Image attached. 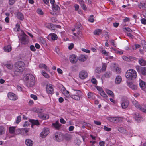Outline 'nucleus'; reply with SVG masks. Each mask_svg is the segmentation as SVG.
<instances>
[{
  "mask_svg": "<svg viewBox=\"0 0 146 146\" xmlns=\"http://www.w3.org/2000/svg\"><path fill=\"white\" fill-rule=\"evenodd\" d=\"M15 127H10L9 128V132L10 133L12 134L14 133Z\"/></svg>",
  "mask_w": 146,
  "mask_h": 146,
  "instance_id": "38",
  "label": "nucleus"
},
{
  "mask_svg": "<svg viewBox=\"0 0 146 146\" xmlns=\"http://www.w3.org/2000/svg\"><path fill=\"white\" fill-rule=\"evenodd\" d=\"M22 131L24 135L26 136L28 135L27 133L29 131V130L28 129H22Z\"/></svg>",
  "mask_w": 146,
  "mask_h": 146,
  "instance_id": "36",
  "label": "nucleus"
},
{
  "mask_svg": "<svg viewBox=\"0 0 146 146\" xmlns=\"http://www.w3.org/2000/svg\"><path fill=\"white\" fill-rule=\"evenodd\" d=\"M102 52L104 54L106 55V56H108V52H107L106 51L104 50H102Z\"/></svg>",
  "mask_w": 146,
  "mask_h": 146,
  "instance_id": "64",
  "label": "nucleus"
},
{
  "mask_svg": "<svg viewBox=\"0 0 146 146\" xmlns=\"http://www.w3.org/2000/svg\"><path fill=\"white\" fill-rule=\"evenodd\" d=\"M74 46V45L72 43H71L70 44V45L68 47V48L70 50H71V49H72L73 48Z\"/></svg>",
  "mask_w": 146,
  "mask_h": 146,
  "instance_id": "63",
  "label": "nucleus"
},
{
  "mask_svg": "<svg viewBox=\"0 0 146 146\" xmlns=\"http://www.w3.org/2000/svg\"><path fill=\"white\" fill-rule=\"evenodd\" d=\"M136 58L133 57H129V58H128L126 56H124L123 57V60L127 61H131V59H135Z\"/></svg>",
  "mask_w": 146,
  "mask_h": 146,
  "instance_id": "32",
  "label": "nucleus"
},
{
  "mask_svg": "<svg viewBox=\"0 0 146 146\" xmlns=\"http://www.w3.org/2000/svg\"><path fill=\"white\" fill-rule=\"evenodd\" d=\"M100 95L104 98H108V96L105 94V92L103 91H102L100 93Z\"/></svg>",
  "mask_w": 146,
  "mask_h": 146,
  "instance_id": "42",
  "label": "nucleus"
},
{
  "mask_svg": "<svg viewBox=\"0 0 146 146\" xmlns=\"http://www.w3.org/2000/svg\"><path fill=\"white\" fill-rule=\"evenodd\" d=\"M3 64L8 69L11 70L13 68V65L10 62L7 61L4 62Z\"/></svg>",
  "mask_w": 146,
  "mask_h": 146,
  "instance_id": "10",
  "label": "nucleus"
},
{
  "mask_svg": "<svg viewBox=\"0 0 146 146\" xmlns=\"http://www.w3.org/2000/svg\"><path fill=\"white\" fill-rule=\"evenodd\" d=\"M17 17L19 19L23 20L24 19V16L23 14L20 12H18L17 13Z\"/></svg>",
  "mask_w": 146,
  "mask_h": 146,
  "instance_id": "29",
  "label": "nucleus"
},
{
  "mask_svg": "<svg viewBox=\"0 0 146 146\" xmlns=\"http://www.w3.org/2000/svg\"><path fill=\"white\" fill-rule=\"evenodd\" d=\"M29 121L32 123L31 127L33 128V126L34 125H36L38 126L39 125V122L38 120H34L33 119H30Z\"/></svg>",
  "mask_w": 146,
  "mask_h": 146,
  "instance_id": "15",
  "label": "nucleus"
},
{
  "mask_svg": "<svg viewBox=\"0 0 146 146\" xmlns=\"http://www.w3.org/2000/svg\"><path fill=\"white\" fill-rule=\"evenodd\" d=\"M93 15H91L90 17L88 19V21L91 22H93L94 21V19L93 18Z\"/></svg>",
  "mask_w": 146,
  "mask_h": 146,
  "instance_id": "44",
  "label": "nucleus"
},
{
  "mask_svg": "<svg viewBox=\"0 0 146 146\" xmlns=\"http://www.w3.org/2000/svg\"><path fill=\"white\" fill-rule=\"evenodd\" d=\"M127 84L128 86L132 90H136L137 88V86L133 84L131 82H128Z\"/></svg>",
  "mask_w": 146,
  "mask_h": 146,
  "instance_id": "19",
  "label": "nucleus"
},
{
  "mask_svg": "<svg viewBox=\"0 0 146 146\" xmlns=\"http://www.w3.org/2000/svg\"><path fill=\"white\" fill-rule=\"evenodd\" d=\"M46 90L47 92L49 94L52 93L54 91L52 85L51 84H47L46 85Z\"/></svg>",
  "mask_w": 146,
  "mask_h": 146,
  "instance_id": "7",
  "label": "nucleus"
},
{
  "mask_svg": "<svg viewBox=\"0 0 146 146\" xmlns=\"http://www.w3.org/2000/svg\"><path fill=\"white\" fill-rule=\"evenodd\" d=\"M80 90H77L72 89L71 91V94H69L70 97L76 100H79L80 99V97L79 96L80 94Z\"/></svg>",
  "mask_w": 146,
  "mask_h": 146,
  "instance_id": "4",
  "label": "nucleus"
},
{
  "mask_svg": "<svg viewBox=\"0 0 146 146\" xmlns=\"http://www.w3.org/2000/svg\"><path fill=\"white\" fill-rule=\"evenodd\" d=\"M60 122L62 124H65L66 123V121L62 118L60 119Z\"/></svg>",
  "mask_w": 146,
  "mask_h": 146,
  "instance_id": "61",
  "label": "nucleus"
},
{
  "mask_svg": "<svg viewBox=\"0 0 146 146\" xmlns=\"http://www.w3.org/2000/svg\"><path fill=\"white\" fill-rule=\"evenodd\" d=\"M71 138L72 137L70 135L66 134L65 135V138L66 140H70Z\"/></svg>",
  "mask_w": 146,
  "mask_h": 146,
  "instance_id": "39",
  "label": "nucleus"
},
{
  "mask_svg": "<svg viewBox=\"0 0 146 146\" xmlns=\"http://www.w3.org/2000/svg\"><path fill=\"white\" fill-rule=\"evenodd\" d=\"M87 56L80 55L78 57V60L80 61L84 62L87 59Z\"/></svg>",
  "mask_w": 146,
  "mask_h": 146,
  "instance_id": "22",
  "label": "nucleus"
},
{
  "mask_svg": "<svg viewBox=\"0 0 146 146\" xmlns=\"http://www.w3.org/2000/svg\"><path fill=\"white\" fill-rule=\"evenodd\" d=\"M105 143V142L104 141H102L100 142L99 144L100 146H104Z\"/></svg>",
  "mask_w": 146,
  "mask_h": 146,
  "instance_id": "58",
  "label": "nucleus"
},
{
  "mask_svg": "<svg viewBox=\"0 0 146 146\" xmlns=\"http://www.w3.org/2000/svg\"><path fill=\"white\" fill-rule=\"evenodd\" d=\"M21 117L20 116H18L17 118L16 122L18 124L21 121Z\"/></svg>",
  "mask_w": 146,
  "mask_h": 146,
  "instance_id": "48",
  "label": "nucleus"
},
{
  "mask_svg": "<svg viewBox=\"0 0 146 146\" xmlns=\"http://www.w3.org/2000/svg\"><path fill=\"white\" fill-rule=\"evenodd\" d=\"M124 30L125 31H128L129 32H132V30L129 27H125L124 28Z\"/></svg>",
  "mask_w": 146,
  "mask_h": 146,
  "instance_id": "54",
  "label": "nucleus"
},
{
  "mask_svg": "<svg viewBox=\"0 0 146 146\" xmlns=\"http://www.w3.org/2000/svg\"><path fill=\"white\" fill-rule=\"evenodd\" d=\"M136 68L139 73L143 76L146 75V67H140L138 65L136 66Z\"/></svg>",
  "mask_w": 146,
  "mask_h": 146,
  "instance_id": "6",
  "label": "nucleus"
},
{
  "mask_svg": "<svg viewBox=\"0 0 146 146\" xmlns=\"http://www.w3.org/2000/svg\"><path fill=\"white\" fill-rule=\"evenodd\" d=\"M129 104V102L126 100L123 102L121 104V106L123 108H126L128 106Z\"/></svg>",
  "mask_w": 146,
  "mask_h": 146,
  "instance_id": "23",
  "label": "nucleus"
},
{
  "mask_svg": "<svg viewBox=\"0 0 146 146\" xmlns=\"http://www.w3.org/2000/svg\"><path fill=\"white\" fill-rule=\"evenodd\" d=\"M42 74L46 78H48L49 77L48 74L44 72H43Z\"/></svg>",
  "mask_w": 146,
  "mask_h": 146,
  "instance_id": "49",
  "label": "nucleus"
},
{
  "mask_svg": "<svg viewBox=\"0 0 146 146\" xmlns=\"http://www.w3.org/2000/svg\"><path fill=\"white\" fill-rule=\"evenodd\" d=\"M81 6L84 10H86L87 9V8L86 5L84 3H81Z\"/></svg>",
  "mask_w": 146,
  "mask_h": 146,
  "instance_id": "46",
  "label": "nucleus"
},
{
  "mask_svg": "<svg viewBox=\"0 0 146 146\" xmlns=\"http://www.w3.org/2000/svg\"><path fill=\"white\" fill-rule=\"evenodd\" d=\"M34 76L31 74L26 75L25 80L27 81V86L28 87H31L33 86L35 83Z\"/></svg>",
  "mask_w": 146,
  "mask_h": 146,
  "instance_id": "2",
  "label": "nucleus"
},
{
  "mask_svg": "<svg viewBox=\"0 0 146 146\" xmlns=\"http://www.w3.org/2000/svg\"><path fill=\"white\" fill-rule=\"evenodd\" d=\"M52 125L56 129L59 130L60 128L61 125L59 123L58 121H57L55 123H52Z\"/></svg>",
  "mask_w": 146,
  "mask_h": 146,
  "instance_id": "16",
  "label": "nucleus"
},
{
  "mask_svg": "<svg viewBox=\"0 0 146 146\" xmlns=\"http://www.w3.org/2000/svg\"><path fill=\"white\" fill-rule=\"evenodd\" d=\"M4 50L5 51L7 52H9L11 50V47L10 45H8L5 46L4 47Z\"/></svg>",
  "mask_w": 146,
  "mask_h": 146,
  "instance_id": "31",
  "label": "nucleus"
},
{
  "mask_svg": "<svg viewBox=\"0 0 146 146\" xmlns=\"http://www.w3.org/2000/svg\"><path fill=\"white\" fill-rule=\"evenodd\" d=\"M49 133V130L48 128H44L42 132L40 134V136L42 138L45 137Z\"/></svg>",
  "mask_w": 146,
  "mask_h": 146,
  "instance_id": "9",
  "label": "nucleus"
},
{
  "mask_svg": "<svg viewBox=\"0 0 146 146\" xmlns=\"http://www.w3.org/2000/svg\"><path fill=\"white\" fill-rule=\"evenodd\" d=\"M134 117L135 120L138 122H139L141 119V116L138 113L134 115Z\"/></svg>",
  "mask_w": 146,
  "mask_h": 146,
  "instance_id": "24",
  "label": "nucleus"
},
{
  "mask_svg": "<svg viewBox=\"0 0 146 146\" xmlns=\"http://www.w3.org/2000/svg\"><path fill=\"white\" fill-rule=\"evenodd\" d=\"M16 0H9V3L11 5H13L15 2Z\"/></svg>",
  "mask_w": 146,
  "mask_h": 146,
  "instance_id": "50",
  "label": "nucleus"
},
{
  "mask_svg": "<svg viewBox=\"0 0 146 146\" xmlns=\"http://www.w3.org/2000/svg\"><path fill=\"white\" fill-rule=\"evenodd\" d=\"M8 96L9 99L12 100H15L17 99L15 94L13 93H9Z\"/></svg>",
  "mask_w": 146,
  "mask_h": 146,
  "instance_id": "12",
  "label": "nucleus"
},
{
  "mask_svg": "<svg viewBox=\"0 0 146 146\" xmlns=\"http://www.w3.org/2000/svg\"><path fill=\"white\" fill-rule=\"evenodd\" d=\"M16 27L17 28V31H20V25L19 23H17L16 25Z\"/></svg>",
  "mask_w": 146,
  "mask_h": 146,
  "instance_id": "47",
  "label": "nucleus"
},
{
  "mask_svg": "<svg viewBox=\"0 0 146 146\" xmlns=\"http://www.w3.org/2000/svg\"><path fill=\"white\" fill-rule=\"evenodd\" d=\"M25 143L27 146H32L33 144V142L31 140L28 139L25 140Z\"/></svg>",
  "mask_w": 146,
  "mask_h": 146,
  "instance_id": "17",
  "label": "nucleus"
},
{
  "mask_svg": "<svg viewBox=\"0 0 146 146\" xmlns=\"http://www.w3.org/2000/svg\"><path fill=\"white\" fill-rule=\"evenodd\" d=\"M141 23L144 24H146V19L144 18H143L141 20Z\"/></svg>",
  "mask_w": 146,
  "mask_h": 146,
  "instance_id": "59",
  "label": "nucleus"
},
{
  "mask_svg": "<svg viewBox=\"0 0 146 146\" xmlns=\"http://www.w3.org/2000/svg\"><path fill=\"white\" fill-rule=\"evenodd\" d=\"M88 98H89L92 99L94 98V95L91 92H89L88 94Z\"/></svg>",
  "mask_w": 146,
  "mask_h": 146,
  "instance_id": "40",
  "label": "nucleus"
},
{
  "mask_svg": "<svg viewBox=\"0 0 146 146\" xmlns=\"http://www.w3.org/2000/svg\"><path fill=\"white\" fill-rule=\"evenodd\" d=\"M104 129L107 131H110L111 130V129L106 127V126H104Z\"/></svg>",
  "mask_w": 146,
  "mask_h": 146,
  "instance_id": "52",
  "label": "nucleus"
},
{
  "mask_svg": "<svg viewBox=\"0 0 146 146\" xmlns=\"http://www.w3.org/2000/svg\"><path fill=\"white\" fill-rule=\"evenodd\" d=\"M39 67L40 68H44L46 70H48V68L47 67V66L44 64H40L39 65Z\"/></svg>",
  "mask_w": 146,
  "mask_h": 146,
  "instance_id": "34",
  "label": "nucleus"
},
{
  "mask_svg": "<svg viewBox=\"0 0 146 146\" xmlns=\"http://www.w3.org/2000/svg\"><path fill=\"white\" fill-rule=\"evenodd\" d=\"M91 82L92 83L94 84H95L97 83V81L94 78H93L91 80Z\"/></svg>",
  "mask_w": 146,
  "mask_h": 146,
  "instance_id": "55",
  "label": "nucleus"
},
{
  "mask_svg": "<svg viewBox=\"0 0 146 146\" xmlns=\"http://www.w3.org/2000/svg\"><path fill=\"white\" fill-rule=\"evenodd\" d=\"M82 26L81 24L80 23L76 24V28H80Z\"/></svg>",
  "mask_w": 146,
  "mask_h": 146,
  "instance_id": "62",
  "label": "nucleus"
},
{
  "mask_svg": "<svg viewBox=\"0 0 146 146\" xmlns=\"http://www.w3.org/2000/svg\"><path fill=\"white\" fill-rule=\"evenodd\" d=\"M102 33V31L100 29H97L94 32L95 35H99Z\"/></svg>",
  "mask_w": 146,
  "mask_h": 146,
  "instance_id": "37",
  "label": "nucleus"
},
{
  "mask_svg": "<svg viewBox=\"0 0 146 146\" xmlns=\"http://www.w3.org/2000/svg\"><path fill=\"white\" fill-rule=\"evenodd\" d=\"M125 76L129 80L135 79L137 76L136 72L133 69H130L127 71Z\"/></svg>",
  "mask_w": 146,
  "mask_h": 146,
  "instance_id": "3",
  "label": "nucleus"
},
{
  "mask_svg": "<svg viewBox=\"0 0 146 146\" xmlns=\"http://www.w3.org/2000/svg\"><path fill=\"white\" fill-rule=\"evenodd\" d=\"M139 85L140 87L142 89H144L145 88V82L141 80L139 83Z\"/></svg>",
  "mask_w": 146,
  "mask_h": 146,
  "instance_id": "35",
  "label": "nucleus"
},
{
  "mask_svg": "<svg viewBox=\"0 0 146 146\" xmlns=\"http://www.w3.org/2000/svg\"><path fill=\"white\" fill-rule=\"evenodd\" d=\"M30 48L31 50L34 51H35L36 49L34 47V46L33 45H31L30 46Z\"/></svg>",
  "mask_w": 146,
  "mask_h": 146,
  "instance_id": "57",
  "label": "nucleus"
},
{
  "mask_svg": "<svg viewBox=\"0 0 146 146\" xmlns=\"http://www.w3.org/2000/svg\"><path fill=\"white\" fill-rule=\"evenodd\" d=\"M37 12L40 15H42L43 14L42 10L40 9H38L37 10Z\"/></svg>",
  "mask_w": 146,
  "mask_h": 146,
  "instance_id": "51",
  "label": "nucleus"
},
{
  "mask_svg": "<svg viewBox=\"0 0 146 146\" xmlns=\"http://www.w3.org/2000/svg\"><path fill=\"white\" fill-rule=\"evenodd\" d=\"M145 3H142L141 2L139 4L138 6V7L140 9H142L145 10L146 9V6H145Z\"/></svg>",
  "mask_w": 146,
  "mask_h": 146,
  "instance_id": "27",
  "label": "nucleus"
},
{
  "mask_svg": "<svg viewBox=\"0 0 146 146\" xmlns=\"http://www.w3.org/2000/svg\"><path fill=\"white\" fill-rule=\"evenodd\" d=\"M111 76V72L110 71H107L103 75L101 78L102 80H104L105 78H109Z\"/></svg>",
  "mask_w": 146,
  "mask_h": 146,
  "instance_id": "14",
  "label": "nucleus"
},
{
  "mask_svg": "<svg viewBox=\"0 0 146 146\" xmlns=\"http://www.w3.org/2000/svg\"><path fill=\"white\" fill-rule=\"evenodd\" d=\"M5 129L3 126H0V135L3 134L5 131Z\"/></svg>",
  "mask_w": 146,
  "mask_h": 146,
  "instance_id": "41",
  "label": "nucleus"
},
{
  "mask_svg": "<svg viewBox=\"0 0 146 146\" xmlns=\"http://www.w3.org/2000/svg\"><path fill=\"white\" fill-rule=\"evenodd\" d=\"M105 38L106 39L108 40L109 38V35L108 34V33L107 32H105Z\"/></svg>",
  "mask_w": 146,
  "mask_h": 146,
  "instance_id": "60",
  "label": "nucleus"
},
{
  "mask_svg": "<svg viewBox=\"0 0 146 146\" xmlns=\"http://www.w3.org/2000/svg\"><path fill=\"white\" fill-rule=\"evenodd\" d=\"M118 130L119 131L123 133H125L127 132V131L123 127H118Z\"/></svg>",
  "mask_w": 146,
  "mask_h": 146,
  "instance_id": "33",
  "label": "nucleus"
},
{
  "mask_svg": "<svg viewBox=\"0 0 146 146\" xmlns=\"http://www.w3.org/2000/svg\"><path fill=\"white\" fill-rule=\"evenodd\" d=\"M38 116L40 118L43 119H46L49 118V116L48 114L43 115L40 114L38 115Z\"/></svg>",
  "mask_w": 146,
  "mask_h": 146,
  "instance_id": "25",
  "label": "nucleus"
},
{
  "mask_svg": "<svg viewBox=\"0 0 146 146\" xmlns=\"http://www.w3.org/2000/svg\"><path fill=\"white\" fill-rule=\"evenodd\" d=\"M54 139L58 142H60L62 140V135L60 133H57L55 134Z\"/></svg>",
  "mask_w": 146,
  "mask_h": 146,
  "instance_id": "11",
  "label": "nucleus"
},
{
  "mask_svg": "<svg viewBox=\"0 0 146 146\" xmlns=\"http://www.w3.org/2000/svg\"><path fill=\"white\" fill-rule=\"evenodd\" d=\"M132 103L137 109L140 110L141 111L146 113V106H144L142 107L140 105L138 102L135 99L132 100Z\"/></svg>",
  "mask_w": 146,
  "mask_h": 146,
  "instance_id": "5",
  "label": "nucleus"
},
{
  "mask_svg": "<svg viewBox=\"0 0 146 146\" xmlns=\"http://www.w3.org/2000/svg\"><path fill=\"white\" fill-rule=\"evenodd\" d=\"M102 69L100 67H97L96 69V72L98 74L101 72Z\"/></svg>",
  "mask_w": 146,
  "mask_h": 146,
  "instance_id": "45",
  "label": "nucleus"
},
{
  "mask_svg": "<svg viewBox=\"0 0 146 146\" xmlns=\"http://www.w3.org/2000/svg\"><path fill=\"white\" fill-rule=\"evenodd\" d=\"M31 98L34 99L35 100H36L37 99V96L33 94H31Z\"/></svg>",
  "mask_w": 146,
  "mask_h": 146,
  "instance_id": "56",
  "label": "nucleus"
},
{
  "mask_svg": "<svg viewBox=\"0 0 146 146\" xmlns=\"http://www.w3.org/2000/svg\"><path fill=\"white\" fill-rule=\"evenodd\" d=\"M122 78L120 76H117L116 78L115 82L116 84H119L121 81Z\"/></svg>",
  "mask_w": 146,
  "mask_h": 146,
  "instance_id": "26",
  "label": "nucleus"
},
{
  "mask_svg": "<svg viewBox=\"0 0 146 146\" xmlns=\"http://www.w3.org/2000/svg\"><path fill=\"white\" fill-rule=\"evenodd\" d=\"M106 64L104 63L103 64L102 66V68H101L102 70L103 71H105L106 70Z\"/></svg>",
  "mask_w": 146,
  "mask_h": 146,
  "instance_id": "53",
  "label": "nucleus"
},
{
  "mask_svg": "<svg viewBox=\"0 0 146 146\" xmlns=\"http://www.w3.org/2000/svg\"><path fill=\"white\" fill-rule=\"evenodd\" d=\"M70 62L72 63H76L77 61V58L76 56L75 55H72L70 56Z\"/></svg>",
  "mask_w": 146,
  "mask_h": 146,
  "instance_id": "13",
  "label": "nucleus"
},
{
  "mask_svg": "<svg viewBox=\"0 0 146 146\" xmlns=\"http://www.w3.org/2000/svg\"><path fill=\"white\" fill-rule=\"evenodd\" d=\"M106 91L107 93L109 95H110L113 98H114V94L109 89H106Z\"/></svg>",
  "mask_w": 146,
  "mask_h": 146,
  "instance_id": "30",
  "label": "nucleus"
},
{
  "mask_svg": "<svg viewBox=\"0 0 146 146\" xmlns=\"http://www.w3.org/2000/svg\"><path fill=\"white\" fill-rule=\"evenodd\" d=\"M24 63L23 62H18L14 65L13 72L14 76H19L21 74L24 68Z\"/></svg>",
  "mask_w": 146,
  "mask_h": 146,
  "instance_id": "1",
  "label": "nucleus"
},
{
  "mask_svg": "<svg viewBox=\"0 0 146 146\" xmlns=\"http://www.w3.org/2000/svg\"><path fill=\"white\" fill-rule=\"evenodd\" d=\"M23 33L24 35L21 36V39L23 43L24 44L28 42L27 40L26 39V37L27 36L25 34L24 32H23Z\"/></svg>",
  "mask_w": 146,
  "mask_h": 146,
  "instance_id": "18",
  "label": "nucleus"
},
{
  "mask_svg": "<svg viewBox=\"0 0 146 146\" xmlns=\"http://www.w3.org/2000/svg\"><path fill=\"white\" fill-rule=\"evenodd\" d=\"M48 37L51 38L53 40H56L58 38L57 35L54 33H51L49 34L48 36Z\"/></svg>",
  "mask_w": 146,
  "mask_h": 146,
  "instance_id": "21",
  "label": "nucleus"
},
{
  "mask_svg": "<svg viewBox=\"0 0 146 146\" xmlns=\"http://www.w3.org/2000/svg\"><path fill=\"white\" fill-rule=\"evenodd\" d=\"M77 37L78 39L80 38V37H82V34L81 32L80 31H78L77 33Z\"/></svg>",
  "mask_w": 146,
  "mask_h": 146,
  "instance_id": "43",
  "label": "nucleus"
},
{
  "mask_svg": "<svg viewBox=\"0 0 146 146\" xmlns=\"http://www.w3.org/2000/svg\"><path fill=\"white\" fill-rule=\"evenodd\" d=\"M138 62L139 64L142 66L146 65V61L143 58H139L138 60Z\"/></svg>",
  "mask_w": 146,
  "mask_h": 146,
  "instance_id": "20",
  "label": "nucleus"
},
{
  "mask_svg": "<svg viewBox=\"0 0 146 146\" xmlns=\"http://www.w3.org/2000/svg\"><path fill=\"white\" fill-rule=\"evenodd\" d=\"M88 76V74L87 72L85 71H82L79 74V77L82 79H84Z\"/></svg>",
  "mask_w": 146,
  "mask_h": 146,
  "instance_id": "8",
  "label": "nucleus"
},
{
  "mask_svg": "<svg viewBox=\"0 0 146 146\" xmlns=\"http://www.w3.org/2000/svg\"><path fill=\"white\" fill-rule=\"evenodd\" d=\"M52 6V9L54 11L58 12L60 9L59 7L56 5L53 4Z\"/></svg>",
  "mask_w": 146,
  "mask_h": 146,
  "instance_id": "28",
  "label": "nucleus"
}]
</instances>
